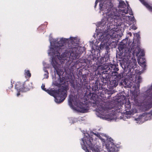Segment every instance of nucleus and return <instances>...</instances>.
I'll return each instance as SVG.
<instances>
[{"mask_svg": "<svg viewBox=\"0 0 152 152\" xmlns=\"http://www.w3.org/2000/svg\"><path fill=\"white\" fill-rule=\"evenodd\" d=\"M91 139L93 142H94L93 140L94 138H99L103 142L106 141L107 142L108 141L107 137L106 136L102 135V134L101 135L98 133H91Z\"/></svg>", "mask_w": 152, "mask_h": 152, "instance_id": "12", "label": "nucleus"}, {"mask_svg": "<svg viewBox=\"0 0 152 152\" xmlns=\"http://www.w3.org/2000/svg\"><path fill=\"white\" fill-rule=\"evenodd\" d=\"M78 54L77 52H72L70 54V58L73 60L75 59L78 57Z\"/></svg>", "mask_w": 152, "mask_h": 152, "instance_id": "16", "label": "nucleus"}, {"mask_svg": "<svg viewBox=\"0 0 152 152\" xmlns=\"http://www.w3.org/2000/svg\"><path fill=\"white\" fill-rule=\"evenodd\" d=\"M118 84V82H116V83L115 84V86H117Z\"/></svg>", "mask_w": 152, "mask_h": 152, "instance_id": "21", "label": "nucleus"}, {"mask_svg": "<svg viewBox=\"0 0 152 152\" xmlns=\"http://www.w3.org/2000/svg\"><path fill=\"white\" fill-rule=\"evenodd\" d=\"M125 57L124 59V62L122 64V66H124V69H126L130 68L132 66L134 65L136 63L135 60L132 59L130 56L128 58H126Z\"/></svg>", "mask_w": 152, "mask_h": 152, "instance_id": "11", "label": "nucleus"}, {"mask_svg": "<svg viewBox=\"0 0 152 152\" xmlns=\"http://www.w3.org/2000/svg\"><path fill=\"white\" fill-rule=\"evenodd\" d=\"M108 144V145H106V147L109 152H117L118 151V148L113 142H109Z\"/></svg>", "mask_w": 152, "mask_h": 152, "instance_id": "13", "label": "nucleus"}, {"mask_svg": "<svg viewBox=\"0 0 152 152\" xmlns=\"http://www.w3.org/2000/svg\"><path fill=\"white\" fill-rule=\"evenodd\" d=\"M98 1H100L99 9L100 11H103V15L106 17L107 20L108 19H114L115 20L121 19L126 21H133V23L135 21V19L133 16H126V14H122L121 15H118L116 12V9L113 7L112 3L110 0H96L95 2V7Z\"/></svg>", "mask_w": 152, "mask_h": 152, "instance_id": "2", "label": "nucleus"}, {"mask_svg": "<svg viewBox=\"0 0 152 152\" xmlns=\"http://www.w3.org/2000/svg\"><path fill=\"white\" fill-rule=\"evenodd\" d=\"M119 5L118 7L120 8L119 12L120 15H121L122 14H127L129 13L130 15H132V13L131 11V10L130 9V7L129 6L127 7V10L124 9V8L126 7V4L124 2L121 0H119ZM117 14L119 15V13L118 14L117 12H116Z\"/></svg>", "mask_w": 152, "mask_h": 152, "instance_id": "9", "label": "nucleus"}, {"mask_svg": "<svg viewBox=\"0 0 152 152\" xmlns=\"http://www.w3.org/2000/svg\"><path fill=\"white\" fill-rule=\"evenodd\" d=\"M45 86L42 84L41 88L42 90L47 92L50 95L53 96L55 98V102L58 103L62 102L66 97L67 91L69 88L67 86H62L58 91L46 90Z\"/></svg>", "mask_w": 152, "mask_h": 152, "instance_id": "3", "label": "nucleus"}, {"mask_svg": "<svg viewBox=\"0 0 152 152\" xmlns=\"http://www.w3.org/2000/svg\"><path fill=\"white\" fill-rule=\"evenodd\" d=\"M43 70H44V71H45V69H43Z\"/></svg>", "mask_w": 152, "mask_h": 152, "instance_id": "28", "label": "nucleus"}, {"mask_svg": "<svg viewBox=\"0 0 152 152\" xmlns=\"http://www.w3.org/2000/svg\"><path fill=\"white\" fill-rule=\"evenodd\" d=\"M134 104L136 107L143 111L146 110L151 108L150 105L148 103H142L140 101L137 99L134 100Z\"/></svg>", "mask_w": 152, "mask_h": 152, "instance_id": "10", "label": "nucleus"}, {"mask_svg": "<svg viewBox=\"0 0 152 152\" xmlns=\"http://www.w3.org/2000/svg\"><path fill=\"white\" fill-rule=\"evenodd\" d=\"M45 73L44 75V78H48V73L47 71H45Z\"/></svg>", "mask_w": 152, "mask_h": 152, "instance_id": "19", "label": "nucleus"}, {"mask_svg": "<svg viewBox=\"0 0 152 152\" xmlns=\"http://www.w3.org/2000/svg\"><path fill=\"white\" fill-rule=\"evenodd\" d=\"M97 110L99 113V117L103 119L107 120L108 121L112 120H115L116 119V116L113 114H107L103 113H106V110L101 106H100L97 109Z\"/></svg>", "mask_w": 152, "mask_h": 152, "instance_id": "7", "label": "nucleus"}, {"mask_svg": "<svg viewBox=\"0 0 152 152\" xmlns=\"http://www.w3.org/2000/svg\"><path fill=\"white\" fill-rule=\"evenodd\" d=\"M15 88H16L18 91H26L24 90L23 89V84H21L20 86L19 83L18 82L15 86Z\"/></svg>", "mask_w": 152, "mask_h": 152, "instance_id": "14", "label": "nucleus"}, {"mask_svg": "<svg viewBox=\"0 0 152 152\" xmlns=\"http://www.w3.org/2000/svg\"><path fill=\"white\" fill-rule=\"evenodd\" d=\"M76 37H70L69 39H67L65 38H61L58 42H57V40L55 39L53 41V39L52 38H50V50H48V53L49 55L53 56L52 58V64L54 67L55 70L57 71V69L59 66L58 63V61L61 60H65L66 59L65 57L66 55L65 56H61V57H59V52L60 50L64 48V44L65 42L69 39L72 42H75L76 40Z\"/></svg>", "mask_w": 152, "mask_h": 152, "instance_id": "1", "label": "nucleus"}, {"mask_svg": "<svg viewBox=\"0 0 152 152\" xmlns=\"http://www.w3.org/2000/svg\"><path fill=\"white\" fill-rule=\"evenodd\" d=\"M20 94L19 93H18L17 94V96H18Z\"/></svg>", "mask_w": 152, "mask_h": 152, "instance_id": "22", "label": "nucleus"}, {"mask_svg": "<svg viewBox=\"0 0 152 152\" xmlns=\"http://www.w3.org/2000/svg\"><path fill=\"white\" fill-rule=\"evenodd\" d=\"M134 53L138 57V63L142 66H145V60L144 58H141L140 56H143L144 55V51L141 50L140 47H137L135 48L134 52Z\"/></svg>", "mask_w": 152, "mask_h": 152, "instance_id": "8", "label": "nucleus"}, {"mask_svg": "<svg viewBox=\"0 0 152 152\" xmlns=\"http://www.w3.org/2000/svg\"><path fill=\"white\" fill-rule=\"evenodd\" d=\"M43 65H44V66H45V64H44V63H43Z\"/></svg>", "mask_w": 152, "mask_h": 152, "instance_id": "26", "label": "nucleus"}, {"mask_svg": "<svg viewBox=\"0 0 152 152\" xmlns=\"http://www.w3.org/2000/svg\"><path fill=\"white\" fill-rule=\"evenodd\" d=\"M117 28L115 29H111L110 31H107L103 33L99 38L100 40L102 41L100 47H96V50H100L103 49L104 47V43H107L110 39H113L116 37V34L118 33Z\"/></svg>", "mask_w": 152, "mask_h": 152, "instance_id": "5", "label": "nucleus"}, {"mask_svg": "<svg viewBox=\"0 0 152 152\" xmlns=\"http://www.w3.org/2000/svg\"><path fill=\"white\" fill-rule=\"evenodd\" d=\"M62 84V83L61 82H60V83H59V84H60V85H61V84Z\"/></svg>", "mask_w": 152, "mask_h": 152, "instance_id": "23", "label": "nucleus"}, {"mask_svg": "<svg viewBox=\"0 0 152 152\" xmlns=\"http://www.w3.org/2000/svg\"><path fill=\"white\" fill-rule=\"evenodd\" d=\"M69 105L73 109L78 112L81 113H86L87 111V110L85 108V104L82 103H77L76 101L74 102L72 97H70L68 100Z\"/></svg>", "mask_w": 152, "mask_h": 152, "instance_id": "6", "label": "nucleus"}, {"mask_svg": "<svg viewBox=\"0 0 152 152\" xmlns=\"http://www.w3.org/2000/svg\"><path fill=\"white\" fill-rule=\"evenodd\" d=\"M25 77L26 78L29 77H30L31 75L30 73L29 72V70H25Z\"/></svg>", "mask_w": 152, "mask_h": 152, "instance_id": "18", "label": "nucleus"}, {"mask_svg": "<svg viewBox=\"0 0 152 152\" xmlns=\"http://www.w3.org/2000/svg\"><path fill=\"white\" fill-rule=\"evenodd\" d=\"M130 34H131V35H132V34L131 33H130Z\"/></svg>", "mask_w": 152, "mask_h": 152, "instance_id": "25", "label": "nucleus"}, {"mask_svg": "<svg viewBox=\"0 0 152 152\" xmlns=\"http://www.w3.org/2000/svg\"><path fill=\"white\" fill-rule=\"evenodd\" d=\"M146 114L145 113L143 114L141 116H140L138 118H135V120L137 121H141V122L142 121V122H143L144 121V120L145 119V116L146 115Z\"/></svg>", "mask_w": 152, "mask_h": 152, "instance_id": "17", "label": "nucleus"}, {"mask_svg": "<svg viewBox=\"0 0 152 152\" xmlns=\"http://www.w3.org/2000/svg\"><path fill=\"white\" fill-rule=\"evenodd\" d=\"M43 70H44V71H45V69H43Z\"/></svg>", "mask_w": 152, "mask_h": 152, "instance_id": "27", "label": "nucleus"}, {"mask_svg": "<svg viewBox=\"0 0 152 152\" xmlns=\"http://www.w3.org/2000/svg\"><path fill=\"white\" fill-rule=\"evenodd\" d=\"M130 28L134 30H135L137 28V27L135 25H133L130 27Z\"/></svg>", "mask_w": 152, "mask_h": 152, "instance_id": "20", "label": "nucleus"}, {"mask_svg": "<svg viewBox=\"0 0 152 152\" xmlns=\"http://www.w3.org/2000/svg\"><path fill=\"white\" fill-rule=\"evenodd\" d=\"M134 112H135V113H136V112H137V111H133Z\"/></svg>", "mask_w": 152, "mask_h": 152, "instance_id": "24", "label": "nucleus"}, {"mask_svg": "<svg viewBox=\"0 0 152 152\" xmlns=\"http://www.w3.org/2000/svg\"><path fill=\"white\" fill-rule=\"evenodd\" d=\"M141 2L146 7L148 8L150 11L152 12V7H151L149 5L146 0H140Z\"/></svg>", "mask_w": 152, "mask_h": 152, "instance_id": "15", "label": "nucleus"}, {"mask_svg": "<svg viewBox=\"0 0 152 152\" xmlns=\"http://www.w3.org/2000/svg\"><path fill=\"white\" fill-rule=\"evenodd\" d=\"M89 136L88 134H86L83 139H82L81 142L82 148L86 152H105L100 147L98 143L96 142V145H94L92 146V144L90 140H88Z\"/></svg>", "mask_w": 152, "mask_h": 152, "instance_id": "4", "label": "nucleus"}]
</instances>
